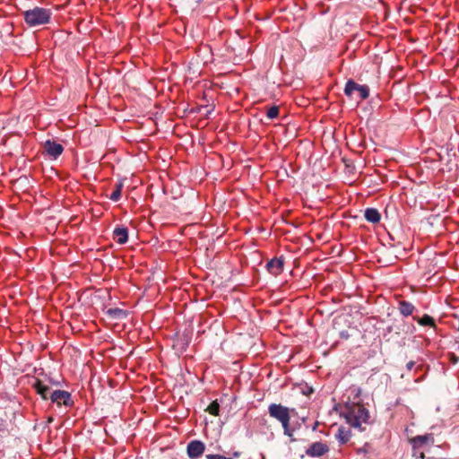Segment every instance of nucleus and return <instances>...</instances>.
<instances>
[{"label": "nucleus", "instance_id": "nucleus-1", "mask_svg": "<svg viewBox=\"0 0 459 459\" xmlns=\"http://www.w3.org/2000/svg\"><path fill=\"white\" fill-rule=\"evenodd\" d=\"M351 392L355 394V401H347L342 411V414L347 423L351 427L362 429V424L368 423V421L369 413L363 404L360 403L359 399V390L353 389Z\"/></svg>", "mask_w": 459, "mask_h": 459}, {"label": "nucleus", "instance_id": "nucleus-2", "mask_svg": "<svg viewBox=\"0 0 459 459\" xmlns=\"http://www.w3.org/2000/svg\"><path fill=\"white\" fill-rule=\"evenodd\" d=\"M34 388L40 396L47 400L48 398L49 387L44 385L41 381L36 380L33 384ZM51 401L56 403L58 406L64 404L65 406H71L73 401L70 393L63 390H56L49 395Z\"/></svg>", "mask_w": 459, "mask_h": 459}, {"label": "nucleus", "instance_id": "nucleus-3", "mask_svg": "<svg viewBox=\"0 0 459 459\" xmlns=\"http://www.w3.org/2000/svg\"><path fill=\"white\" fill-rule=\"evenodd\" d=\"M50 16V10L42 7H34L24 12V20L31 27L47 24Z\"/></svg>", "mask_w": 459, "mask_h": 459}, {"label": "nucleus", "instance_id": "nucleus-4", "mask_svg": "<svg viewBox=\"0 0 459 459\" xmlns=\"http://www.w3.org/2000/svg\"><path fill=\"white\" fill-rule=\"evenodd\" d=\"M344 93L350 98H353L356 93L360 100H366L369 95V89L367 85H359L352 80L346 82Z\"/></svg>", "mask_w": 459, "mask_h": 459}, {"label": "nucleus", "instance_id": "nucleus-5", "mask_svg": "<svg viewBox=\"0 0 459 459\" xmlns=\"http://www.w3.org/2000/svg\"><path fill=\"white\" fill-rule=\"evenodd\" d=\"M268 412L271 417L280 421L281 425L290 423V416L287 407L281 404L272 403L268 407Z\"/></svg>", "mask_w": 459, "mask_h": 459}, {"label": "nucleus", "instance_id": "nucleus-6", "mask_svg": "<svg viewBox=\"0 0 459 459\" xmlns=\"http://www.w3.org/2000/svg\"><path fill=\"white\" fill-rule=\"evenodd\" d=\"M415 454L418 449L422 448L424 446H431L434 443V437L432 434L417 436L411 439Z\"/></svg>", "mask_w": 459, "mask_h": 459}, {"label": "nucleus", "instance_id": "nucleus-7", "mask_svg": "<svg viewBox=\"0 0 459 459\" xmlns=\"http://www.w3.org/2000/svg\"><path fill=\"white\" fill-rule=\"evenodd\" d=\"M205 449V446L199 440L191 441L187 445V455L191 459H196L200 457Z\"/></svg>", "mask_w": 459, "mask_h": 459}, {"label": "nucleus", "instance_id": "nucleus-8", "mask_svg": "<svg viewBox=\"0 0 459 459\" xmlns=\"http://www.w3.org/2000/svg\"><path fill=\"white\" fill-rule=\"evenodd\" d=\"M44 150L49 157L56 159L62 154L64 148L60 143L48 140L44 143Z\"/></svg>", "mask_w": 459, "mask_h": 459}, {"label": "nucleus", "instance_id": "nucleus-9", "mask_svg": "<svg viewBox=\"0 0 459 459\" xmlns=\"http://www.w3.org/2000/svg\"><path fill=\"white\" fill-rule=\"evenodd\" d=\"M328 446L322 442L313 443L306 451V454L311 457L322 456L328 452Z\"/></svg>", "mask_w": 459, "mask_h": 459}, {"label": "nucleus", "instance_id": "nucleus-10", "mask_svg": "<svg viewBox=\"0 0 459 459\" xmlns=\"http://www.w3.org/2000/svg\"><path fill=\"white\" fill-rule=\"evenodd\" d=\"M268 271L273 275H278L281 273L283 268V259L282 258H274L267 263L266 265Z\"/></svg>", "mask_w": 459, "mask_h": 459}, {"label": "nucleus", "instance_id": "nucleus-11", "mask_svg": "<svg viewBox=\"0 0 459 459\" xmlns=\"http://www.w3.org/2000/svg\"><path fill=\"white\" fill-rule=\"evenodd\" d=\"M113 234L116 241L120 245L126 243L128 240V232L126 228H116Z\"/></svg>", "mask_w": 459, "mask_h": 459}, {"label": "nucleus", "instance_id": "nucleus-12", "mask_svg": "<svg viewBox=\"0 0 459 459\" xmlns=\"http://www.w3.org/2000/svg\"><path fill=\"white\" fill-rule=\"evenodd\" d=\"M364 215H365L366 220L372 223L378 222L381 218L379 212L375 208L366 209Z\"/></svg>", "mask_w": 459, "mask_h": 459}, {"label": "nucleus", "instance_id": "nucleus-13", "mask_svg": "<svg viewBox=\"0 0 459 459\" xmlns=\"http://www.w3.org/2000/svg\"><path fill=\"white\" fill-rule=\"evenodd\" d=\"M399 311L405 316H411L414 311V306L408 301L403 300L399 303Z\"/></svg>", "mask_w": 459, "mask_h": 459}, {"label": "nucleus", "instance_id": "nucleus-14", "mask_svg": "<svg viewBox=\"0 0 459 459\" xmlns=\"http://www.w3.org/2000/svg\"><path fill=\"white\" fill-rule=\"evenodd\" d=\"M108 314L117 319H121L126 316V312L123 309L120 308H109L108 310Z\"/></svg>", "mask_w": 459, "mask_h": 459}, {"label": "nucleus", "instance_id": "nucleus-15", "mask_svg": "<svg viewBox=\"0 0 459 459\" xmlns=\"http://www.w3.org/2000/svg\"><path fill=\"white\" fill-rule=\"evenodd\" d=\"M123 184L117 183L115 186V190L110 195L109 198L110 200L114 202H117L121 197V191H122Z\"/></svg>", "mask_w": 459, "mask_h": 459}, {"label": "nucleus", "instance_id": "nucleus-16", "mask_svg": "<svg viewBox=\"0 0 459 459\" xmlns=\"http://www.w3.org/2000/svg\"><path fill=\"white\" fill-rule=\"evenodd\" d=\"M417 322L420 325L435 326L434 319L429 315H424L422 317L418 318Z\"/></svg>", "mask_w": 459, "mask_h": 459}, {"label": "nucleus", "instance_id": "nucleus-17", "mask_svg": "<svg viewBox=\"0 0 459 459\" xmlns=\"http://www.w3.org/2000/svg\"><path fill=\"white\" fill-rule=\"evenodd\" d=\"M372 452V447L368 444H365L362 447L357 449L358 455H362L367 457Z\"/></svg>", "mask_w": 459, "mask_h": 459}, {"label": "nucleus", "instance_id": "nucleus-18", "mask_svg": "<svg viewBox=\"0 0 459 459\" xmlns=\"http://www.w3.org/2000/svg\"><path fill=\"white\" fill-rule=\"evenodd\" d=\"M279 115V108L277 106H273L268 108L266 116L269 119H274Z\"/></svg>", "mask_w": 459, "mask_h": 459}, {"label": "nucleus", "instance_id": "nucleus-19", "mask_svg": "<svg viewBox=\"0 0 459 459\" xmlns=\"http://www.w3.org/2000/svg\"><path fill=\"white\" fill-rule=\"evenodd\" d=\"M208 411L212 414V415H218L219 414V410H220V405L217 402H212L209 406H208Z\"/></svg>", "mask_w": 459, "mask_h": 459}, {"label": "nucleus", "instance_id": "nucleus-20", "mask_svg": "<svg viewBox=\"0 0 459 459\" xmlns=\"http://www.w3.org/2000/svg\"><path fill=\"white\" fill-rule=\"evenodd\" d=\"M284 430V434L288 437L292 436V430L290 429V423L286 425H281Z\"/></svg>", "mask_w": 459, "mask_h": 459}, {"label": "nucleus", "instance_id": "nucleus-21", "mask_svg": "<svg viewBox=\"0 0 459 459\" xmlns=\"http://www.w3.org/2000/svg\"><path fill=\"white\" fill-rule=\"evenodd\" d=\"M206 458L207 459H231L230 457H226V456H223L221 455H207Z\"/></svg>", "mask_w": 459, "mask_h": 459}, {"label": "nucleus", "instance_id": "nucleus-22", "mask_svg": "<svg viewBox=\"0 0 459 459\" xmlns=\"http://www.w3.org/2000/svg\"><path fill=\"white\" fill-rule=\"evenodd\" d=\"M416 454H417V455H415V451L413 450V455H414V456L420 457V458H421V459H423V458H424V452H423V451H420V449H418Z\"/></svg>", "mask_w": 459, "mask_h": 459}, {"label": "nucleus", "instance_id": "nucleus-23", "mask_svg": "<svg viewBox=\"0 0 459 459\" xmlns=\"http://www.w3.org/2000/svg\"><path fill=\"white\" fill-rule=\"evenodd\" d=\"M415 363L413 361H410L407 363L406 367L409 370H411L414 367Z\"/></svg>", "mask_w": 459, "mask_h": 459}, {"label": "nucleus", "instance_id": "nucleus-24", "mask_svg": "<svg viewBox=\"0 0 459 459\" xmlns=\"http://www.w3.org/2000/svg\"><path fill=\"white\" fill-rule=\"evenodd\" d=\"M259 456H260V459H265V456L263 454H260Z\"/></svg>", "mask_w": 459, "mask_h": 459}, {"label": "nucleus", "instance_id": "nucleus-25", "mask_svg": "<svg viewBox=\"0 0 459 459\" xmlns=\"http://www.w3.org/2000/svg\"><path fill=\"white\" fill-rule=\"evenodd\" d=\"M234 456L238 457L239 456V453L238 452H235L234 453Z\"/></svg>", "mask_w": 459, "mask_h": 459}, {"label": "nucleus", "instance_id": "nucleus-26", "mask_svg": "<svg viewBox=\"0 0 459 459\" xmlns=\"http://www.w3.org/2000/svg\"><path fill=\"white\" fill-rule=\"evenodd\" d=\"M341 440H342V443H344V442L347 441V438L344 437V438H342Z\"/></svg>", "mask_w": 459, "mask_h": 459}]
</instances>
